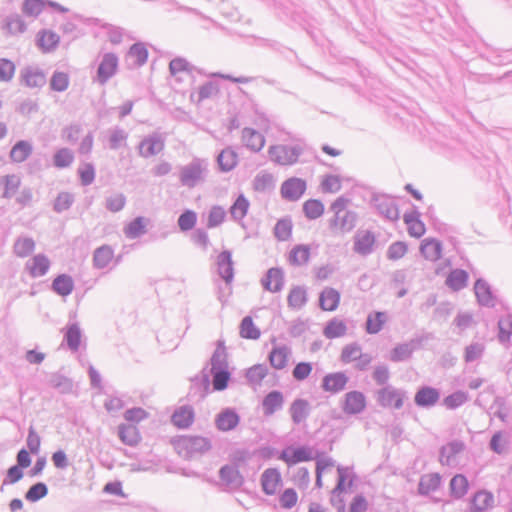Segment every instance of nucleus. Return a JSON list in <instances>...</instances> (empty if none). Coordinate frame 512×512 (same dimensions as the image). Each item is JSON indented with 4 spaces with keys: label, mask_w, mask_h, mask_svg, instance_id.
Returning a JSON list of instances; mask_svg holds the SVG:
<instances>
[{
    "label": "nucleus",
    "mask_w": 512,
    "mask_h": 512,
    "mask_svg": "<svg viewBox=\"0 0 512 512\" xmlns=\"http://www.w3.org/2000/svg\"><path fill=\"white\" fill-rule=\"evenodd\" d=\"M338 471V481L335 488L332 490V498L331 503L336 508L337 512H345V503L342 498H340V494L345 490V482L350 477V471L346 467L339 466L337 468Z\"/></svg>",
    "instance_id": "nucleus-15"
},
{
    "label": "nucleus",
    "mask_w": 512,
    "mask_h": 512,
    "mask_svg": "<svg viewBox=\"0 0 512 512\" xmlns=\"http://www.w3.org/2000/svg\"><path fill=\"white\" fill-rule=\"evenodd\" d=\"M82 331L78 323L69 324L66 327L64 340L71 351H78L81 343Z\"/></svg>",
    "instance_id": "nucleus-43"
},
{
    "label": "nucleus",
    "mask_w": 512,
    "mask_h": 512,
    "mask_svg": "<svg viewBox=\"0 0 512 512\" xmlns=\"http://www.w3.org/2000/svg\"><path fill=\"white\" fill-rule=\"evenodd\" d=\"M417 212L405 213L404 222L408 225V232L411 236L419 238L425 233L424 224L418 219Z\"/></svg>",
    "instance_id": "nucleus-46"
},
{
    "label": "nucleus",
    "mask_w": 512,
    "mask_h": 512,
    "mask_svg": "<svg viewBox=\"0 0 512 512\" xmlns=\"http://www.w3.org/2000/svg\"><path fill=\"white\" fill-rule=\"evenodd\" d=\"M35 248V242L30 237H20L18 238L13 246L14 253L18 257H27L30 255Z\"/></svg>",
    "instance_id": "nucleus-57"
},
{
    "label": "nucleus",
    "mask_w": 512,
    "mask_h": 512,
    "mask_svg": "<svg viewBox=\"0 0 512 512\" xmlns=\"http://www.w3.org/2000/svg\"><path fill=\"white\" fill-rule=\"evenodd\" d=\"M210 375L213 376V388L217 391H222L227 387L230 379V373L228 369H207L204 368L201 375L195 377L193 382L195 385H199L202 388V393L205 394L210 388Z\"/></svg>",
    "instance_id": "nucleus-5"
},
{
    "label": "nucleus",
    "mask_w": 512,
    "mask_h": 512,
    "mask_svg": "<svg viewBox=\"0 0 512 512\" xmlns=\"http://www.w3.org/2000/svg\"><path fill=\"white\" fill-rule=\"evenodd\" d=\"M118 436L120 440L128 446H135L140 441L138 429L130 424H120L118 426Z\"/></svg>",
    "instance_id": "nucleus-40"
},
{
    "label": "nucleus",
    "mask_w": 512,
    "mask_h": 512,
    "mask_svg": "<svg viewBox=\"0 0 512 512\" xmlns=\"http://www.w3.org/2000/svg\"><path fill=\"white\" fill-rule=\"evenodd\" d=\"M249 201L244 195H239L234 204L230 208V214L234 220H242L248 211Z\"/></svg>",
    "instance_id": "nucleus-64"
},
{
    "label": "nucleus",
    "mask_w": 512,
    "mask_h": 512,
    "mask_svg": "<svg viewBox=\"0 0 512 512\" xmlns=\"http://www.w3.org/2000/svg\"><path fill=\"white\" fill-rule=\"evenodd\" d=\"M217 271L219 276L230 284L234 278L232 254L228 250L222 251L217 257Z\"/></svg>",
    "instance_id": "nucleus-20"
},
{
    "label": "nucleus",
    "mask_w": 512,
    "mask_h": 512,
    "mask_svg": "<svg viewBox=\"0 0 512 512\" xmlns=\"http://www.w3.org/2000/svg\"><path fill=\"white\" fill-rule=\"evenodd\" d=\"M239 423L238 414L232 409H225L215 419V424L220 431H230Z\"/></svg>",
    "instance_id": "nucleus-34"
},
{
    "label": "nucleus",
    "mask_w": 512,
    "mask_h": 512,
    "mask_svg": "<svg viewBox=\"0 0 512 512\" xmlns=\"http://www.w3.org/2000/svg\"><path fill=\"white\" fill-rule=\"evenodd\" d=\"M194 419V411L189 406H183L177 409L172 415V423L178 428L189 427Z\"/></svg>",
    "instance_id": "nucleus-41"
},
{
    "label": "nucleus",
    "mask_w": 512,
    "mask_h": 512,
    "mask_svg": "<svg viewBox=\"0 0 512 512\" xmlns=\"http://www.w3.org/2000/svg\"><path fill=\"white\" fill-rule=\"evenodd\" d=\"M375 236L370 231H358L354 236V251L362 256H367L373 252Z\"/></svg>",
    "instance_id": "nucleus-18"
},
{
    "label": "nucleus",
    "mask_w": 512,
    "mask_h": 512,
    "mask_svg": "<svg viewBox=\"0 0 512 512\" xmlns=\"http://www.w3.org/2000/svg\"><path fill=\"white\" fill-rule=\"evenodd\" d=\"M424 339V337H417L406 343L398 344L390 352V360L392 362H402L409 359L413 352L421 346Z\"/></svg>",
    "instance_id": "nucleus-12"
},
{
    "label": "nucleus",
    "mask_w": 512,
    "mask_h": 512,
    "mask_svg": "<svg viewBox=\"0 0 512 512\" xmlns=\"http://www.w3.org/2000/svg\"><path fill=\"white\" fill-rule=\"evenodd\" d=\"M148 58L147 48L143 43H135L133 44L127 55H126V63L129 68H136L144 65Z\"/></svg>",
    "instance_id": "nucleus-26"
},
{
    "label": "nucleus",
    "mask_w": 512,
    "mask_h": 512,
    "mask_svg": "<svg viewBox=\"0 0 512 512\" xmlns=\"http://www.w3.org/2000/svg\"><path fill=\"white\" fill-rule=\"evenodd\" d=\"M468 273L462 269H455L450 272L446 279V284L454 291H459L466 287Z\"/></svg>",
    "instance_id": "nucleus-50"
},
{
    "label": "nucleus",
    "mask_w": 512,
    "mask_h": 512,
    "mask_svg": "<svg viewBox=\"0 0 512 512\" xmlns=\"http://www.w3.org/2000/svg\"><path fill=\"white\" fill-rule=\"evenodd\" d=\"M348 382L349 377L345 372L328 373L322 379L321 388L324 392L338 394L345 390Z\"/></svg>",
    "instance_id": "nucleus-10"
},
{
    "label": "nucleus",
    "mask_w": 512,
    "mask_h": 512,
    "mask_svg": "<svg viewBox=\"0 0 512 512\" xmlns=\"http://www.w3.org/2000/svg\"><path fill=\"white\" fill-rule=\"evenodd\" d=\"M240 335L242 338L252 340H256L260 337V330L254 325L250 316H246L242 319L240 324Z\"/></svg>",
    "instance_id": "nucleus-60"
},
{
    "label": "nucleus",
    "mask_w": 512,
    "mask_h": 512,
    "mask_svg": "<svg viewBox=\"0 0 512 512\" xmlns=\"http://www.w3.org/2000/svg\"><path fill=\"white\" fill-rule=\"evenodd\" d=\"M405 398V391L391 385H386L377 391V402L384 408L401 409Z\"/></svg>",
    "instance_id": "nucleus-6"
},
{
    "label": "nucleus",
    "mask_w": 512,
    "mask_h": 512,
    "mask_svg": "<svg viewBox=\"0 0 512 512\" xmlns=\"http://www.w3.org/2000/svg\"><path fill=\"white\" fill-rule=\"evenodd\" d=\"M341 408L347 415L362 413L366 408L365 395L356 390L347 392L343 397Z\"/></svg>",
    "instance_id": "nucleus-9"
},
{
    "label": "nucleus",
    "mask_w": 512,
    "mask_h": 512,
    "mask_svg": "<svg viewBox=\"0 0 512 512\" xmlns=\"http://www.w3.org/2000/svg\"><path fill=\"white\" fill-rule=\"evenodd\" d=\"M60 41L58 34L51 30L43 29L37 34V44L44 52H51L56 49Z\"/></svg>",
    "instance_id": "nucleus-37"
},
{
    "label": "nucleus",
    "mask_w": 512,
    "mask_h": 512,
    "mask_svg": "<svg viewBox=\"0 0 512 512\" xmlns=\"http://www.w3.org/2000/svg\"><path fill=\"white\" fill-rule=\"evenodd\" d=\"M32 152V144L26 140H20L12 147L9 157L14 163H22L30 157Z\"/></svg>",
    "instance_id": "nucleus-36"
},
{
    "label": "nucleus",
    "mask_w": 512,
    "mask_h": 512,
    "mask_svg": "<svg viewBox=\"0 0 512 512\" xmlns=\"http://www.w3.org/2000/svg\"><path fill=\"white\" fill-rule=\"evenodd\" d=\"M217 162L222 171L228 172L236 167L238 155L232 148L228 147L218 155Z\"/></svg>",
    "instance_id": "nucleus-44"
},
{
    "label": "nucleus",
    "mask_w": 512,
    "mask_h": 512,
    "mask_svg": "<svg viewBox=\"0 0 512 512\" xmlns=\"http://www.w3.org/2000/svg\"><path fill=\"white\" fill-rule=\"evenodd\" d=\"M350 199L340 196L329 207L333 215L328 219V229L333 235L351 232L357 224L358 214L349 209Z\"/></svg>",
    "instance_id": "nucleus-1"
},
{
    "label": "nucleus",
    "mask_w": 512,
    "mask_h": 512,
    "mask_svg": "<svg viewBox=\"0 0 512 512\" xmlns=\"http://www.w3.org/2000/svg\"><path fill=\"white\" fill-rule=\"evenodd\" d=\"M5 27L12 35L24 33L27 29L26 23L19 14H11L5 19Z\"/></svg>",
    "instance_id": "nucleus-58"
},
{
    "label": "nucleus",
    "mask_w": 512,
    "mask_h": 512,
    "mask_svg": "<svg viewBox=\"0 0 512 512\" xmlns=\"http://www.w3.org/2000/svg\"><path fill=\"white\" fill-rule=\"evenodd\" d=\"M128 138V133L120 128L114 127L109 130V148L112 150H117L121 146L126 145V140Z\"/></svg>",
    "instance_id": "nucleus-61"
},
{
    "label": "nucleus",
    "mask_w": 512,
    "mask_h": 512,
    "mask_svg": "<svg viewBox=\"0 0 512 512\" xmlns=\"http://www.w3.org/2000/svg\"><path fill=\"white\" fill-rule=\"evenodd\" d=\"M441 484V476L439 473H429L422 475L418 485V492L421 495H428L436 491Z\"/></svg>",
    "instance_id": "nucleus-38"
},
{
    "label": "nucleus",
    "mask_w": 512,
    "mask_h": 512,
    "mask_svg": "<svg viewBox=\"0 0 512 512\" xmlns=\"http://www.w3.org/2000/svg\"><path fill=\"white\" fill-rule=\"evenodd\" d=\"M307 188L305 180L297 177H292L285 180L280 188V193L283 199L291 202L298 201L305 193Z\"/></svg>",
    "instance_id": "nucleus-8"
},
{
    "label": "nucleus",
    "mask_w": 512,
    "mask_h": 512,
    "mask_svg": "<svg viewBox=\"0 0 512 512\" xmlns=\"http://www.w3.org/2000/svg\"><path fill=\"white\" fill-rule=\"evenodd\" d=\"M268 374V367L264 364H256L246 372V378L250 384L259 385Z\"/></svg>",
    "instance_id": "nucleus-63"
},
{
    "label": "nucleus",
    "mask_w": 512,
    "mask_h": 512,
    "mask_svg": "<svg viewBox=\"0 0 512 512\" xmlns=\"http://www.w3.org/2000/svg\"><path fill=\"white\" fill-rule=\"evenodd\" d=\"M304 147L301 144L294 145H272L268 149V155L272 162L288 166L295 164L300 155L303 153Z\"/></svg>",
    "instance_id": "nucleus-4"
},
{
    "label": "nucleus",
    "mask_w": 512,
    "mask_h": 512,
    "mask_svg": "<svg viewBox=\"0 0 512 512\" xmlns=\"http://www.w3.org/2000/svg\"><path fill=\"white\" fill-rule=\"evenodd\" d=\"M210 369H228L227 353L223 341H218L210 360Z\"/></svg>",
    "instance_id": "nucleus-51"
},
{
    "label": "nucleus",
    "mask_w": 512,
    "mask_h": 512,
    "mask_svg": "<svg viewBox=\"0 0 512 512\" xmlns=\"http://www.w3.org/2000/svg\"><path fill=\"white\" fill-rule=\"evenodd\" d=\"M372 204L377 212L390 221L399 219V210L395 200L385 194H376L372 197Z\"/></svg>",
    "instance_id": "nucleus-7"
},
{
    "label": "nucleus",
    "mask_w": 512,
    "mask_h": 512,
    "mask_svg": "<svg viewBox=\"0 0 512 512\" xmlns=\"http://www.w3.org/2000/svg\"><path fill=\"white\" fill-rule=\"evenodd\" d=\"M340 302V294L334 288H325L319 297V305L324 311H334Z\"/></svg>",
    "instance_id": "nucleus-35"
},
{
    "label": "nucleus",
    "mask_w": 512,
    "mask_h": 512,
    "mask_svg": "<svg viewBox=\"0 0 512 512\" xmlns=\"http://www.w3.org/2000/svg\"><path fill=\"white\" fill-rule=\"evenodd\" d=\"M207 172V161L194 158L190 163L180 168L179 180L183 186L194 188L198 183L204 181Z\"/></svg>",
    "instance_id": "nucleus-3"
},
{
    "label": "nucleus",
    "mask_w": 512,
    "mask_h": 512,
    "mask_svg": "<svg viewBox=\"0 0 512 512\" xmlns=\"http://www.w3.org/2000/svg\"><path fill=\"white\" fill-rule=\"evenodd\" d=\"M164 146V138L159 133H153L139 143V154L148 158L160 153Z\"/></svg>",
    "instance_id": "nucleus-14"
},
{
    "label": "nucleus",
    "mask_w": 512,
    "mask_h": 512,
    "mask_svg": "<svg viewBox=\"0 0 512 512\" xmlns=\"http://www.w3.org/2000/svg\"><path fill=\"white\" fill-rule=\"evenodd\" d=\"M466 449V445L461 440H453L440 449L439 460L442 465L454 466L458 462V455Z\"/></svg>",
    "instance_id": "nucleus-11"
},
{
    "label": "nucleus",
    "mask_w": 512,
    "mask_h": 512,
    "mask_svg": "<svg viewBox=\"0 0 512 512\" xmlns=\"http://www.w3.org/2000/svg\"><path fill=\"white\" fill-rule=\"evenodd\" d=\"M149 222L148 218L138 216L124 226L123 233L128 239H137L146 233Z\"/></svg>",
    "instance_id": "nucleus-32"
},
{
    "label": "nucleus",
    "mask_w": 512,
    "mask_h": 512,
    "mask_svg": "<svg viewBox=\"0 0 512 512\" xmlns=\"http://www.w3.org/2000/svg\"><path fill=\"white\" fill-rule=\"evenodd\" d=\"M474 292L477 301L482 306L494 307L496 304V297L494 296L490 285L483 279L476 280L474 285Z\"/></svg>",
    "instance_id": "nucleus-23"
},
{
    "label": "nucleus",
    "mask_w": 512,
    "mask_h": 512,
    "mask_svg": "<svg viewBox=\"0 0 512 512\" xmlns=\"http://www.w3.org/2000/svg\"><path fill=\"white\" fill-rule=\"evenodd\" d=\"M48 384L52 388L58 390L60 393L70 392L73 386L72 381L68 377L58 372L49 375Z\"/></svg>",
    "instance_id": "nucleus-53"
},
{
    "label": "nucleus",
    "mask_w": 512,
    "mask_h": 512,
    "mask_svg": "<svg viewBox=\"0 0 512 512\" xmlns=\"http://www.w3.org/2000/svg\"><path fill=\"white\" fill-rule=\"evenodd\" d=\"M241 139L243 145L252 152H259L265 145V137L253 128H244Z\"/></svg>",
    "instance_id": "nucleus-24"
},
{
    "label": "nucleus",
    "mask_w": 512,
    "mask_h": 512,
    "mask_svg": "<svg viewBox=\"0 0 512 512\" xmlns=\"http://www.w3.org/2000/svg\"><path fill=\"white\" fill-rule=\"evenodd\" d=\"M280 482L281 475L276 468H268L261 475L262 490L267 495H274Z\"/></svg>",
    "instance_id": "nucleus-27"
},
{
    "label": "nucleus",
    "mask_w": 512,
    "mask_h": 512,
    "mask_svg": "<svg viewBox=\"0 0 512 512\" xmlns=\"http://www.w3.org/2000/svg\"><path fill=\"white\" fill-rule=\"evenodd\" d=\"M346 331V324L342 320L334 318L326 324L323 334L328 339H334L344 336Z\"/></svg>",
    "instance_id": "nucleus-52"
},
{
    "label": "nucleus",
    "mask_w": 512,
    "mask_h": 512,
    "mask_svg": "<svg viewBox=\"0 0 512 512\" xmlns=\"http://www.w3.org/2000/svg\"><path fill=\"white\" fill-rule=\"evenodd\" d=\"M253 188L257 192H267L274 188V177L270 173L261 172L253 180Z\"/></svg>",
    "instance_id": "nucleus-59"
},
{
    "label": "nucleus",
    "mask_w": 512,
    "mask_h": 512,
    "mask_svg": "<svg viewBox=\"0 0 512 512\" xmlns=\"http://www.w3.org/2000/svg\"><path fill=\"white\" fill-rule=\"evenodd\" d=\"M324 204L317 199H309L303 204V212L309 220H315L324 213Z\"/></svg>",
    "instance_id": "nucleus-55"
},
{
    "label": "nucleus",
    "mask_w": 512,
    "mask_h": 512,
    "mask_svg": "<svg viewBox=\"0 0 512 512\" xmlns=\"http://www.w3.org/2000/svg\"><path fill=\"white\" fill-rule=\"evenodd\" d=\"M261 284L264 289L277 293L284 287V273L280 268H270L265 277L262 278Z\"/></svg>",
    "instance_id": "nucleus-19"
},
{
    "label": "nucleus",
    "mask_w": 512,
    "mask_h": 512,
    "mask_svg": "<svg viewBox=\"0 0 512 512\" xmlns=\"http://www.w3.org/2000/svg\"><path fill=\"white\" fill-rule=\"evenodd\" d=\"M450 493L456 499L462 498L468 491L469 483L463 474H457L450 480Z\"/></svg>",
    "instance_id": "nucleus-48"
},
{
    "label": "nucleus",
    "mask_w": 512,
    "mask_h": 512,
    "mask_svg": "<svg viewBox=\"0 0 512 512\" xmlns=\"http://www.w3.org/2000/svg\"><path fill=\"white\" fill-rule=\"evenodd\" d=\"M284 405V396L282 392L274 390L269 392L262 401V407L265 416H271L276 411L281 410Z\"/></svg>",
    "instance_id": "nucleus-28"
},
{
    "label": "nucleus",
    "mask_w": 512,
    "mask_h": 512,
    "mask_svg": "<svg viewBox=\"0 0 512 512\" xmlns=\"http://www.w3.org/2000/svg\"><path fill=\"white\" fill-rule=\"evenodd\" d=\"M26 268L32 277H42L50 268V260L44 254H37L26 263Z\"/></svg>",
    "instance_id": "nucleus-33"
},
{
    "label": "nucleus",
    "mask_w": 512,
    "mask_h": 512,
    "mask_svg": "<svg viewBox=\"0 0 512 512\" xmlns=\"http://www.w3.org/2000/svg\"><path fill=\"white\" fill-rule=\"evenodd\" d=\"M498 330L499 342L508 347L512 335V315H506L498 320Z\"/></svg>",
    "instance_id": "nucleus-47"
},
{
    "label": "nucleus",
    "mask_w": 512,
    "mask_h": 512,
    "mask_svg": "<svg viewBox=\"0 0 512 512\" xmlns=\"http://www.w3.org/2000/svg\"><path fill=\"white\" fill-rule=\"evenodd\" d=\"M311 405L308 400L303 398L295 399L289 408V414L291 416L292 422L296 425L304 422L310 415Z\"/></svg>",
    "instance_id": "nucleus-22"
},
{
    "label": "nucleus",
    "mask_w": 512,
    "mask_h": 512,
    "mask_svg": "<svg viewBox=\"0 0 512 512\" xmlns=\"http://www.w3.org/2000/svg\"><path fill=\"white\" fill-rule=\"evenodd\" d=\"M21 185V179L16 174L5 175L0 178V197L11 199Z\"/></svg>",
    "instance_id": "nucleus-29"
},
{
    "label": "nucleus",
    "mask_w": 512,
    "mask_h": 512,
    "mask_svg": "<svg viewBox=\"0 0 512 512\" xmlns=\"http://www.w3.org/2000/svg\"><path fill=\"white\" fill-rule=\"evenodd\" d=\"M292 220L289 217L277 221L274 227V236L279 241H287L292 235Z\"/></svg>",
    "instance_id": "nucleus-54"
},
{
    "label": "nucleus",
    "mask_w": 512,
    "mask_h": 512,
    "mask_svg": "<svg viewBox=\"0 0 512 512\" xmlns=\"http://www.w3.org/2000/svg\"><path fill=\"white\" fill-rule=\"evenodd\" d=\"M420 251L425 259L436 261L441 257L442 245L438 240L425 239L420 246Z\"/></svg>",
    "instance_id": "nucleus-42"
},
{
    "label": "nucleus",
    "mask_w": 512,
    "mask_h": 512,
    "mask_svg": "<svg viewBox=\"0 0 512 512\" xmlns=\"http://www.w3.org/2000/svg\"><path fill=\"white\" fill-rule=\"evenodd\" d=\"M440 400V391L431 386L420 387L415 396L414 402L418 407L431 408Z\"/></svg>",
    "instance_id": "nucleus-16"
},
{
    "label": "nucleus",
    "mask_w": 512,
    "mask_h": 512,
    "mask_svg": "<svg viewBox=\"0 0 512 512\" xmlns=\"http://www.w3.org/2000/svg\"><path fill=\"white\" fill-rule=\"evenodd\" d=\"M307 293L303 287L296 286L292 288L288 294V306L292 309L299 310L307 303Z\"/></svg>",
    "instance_id": "nucleus-49"
},
{
    "label": "nucleus",
    "mask_w": 512,
    "mask_h": 512,
    "mask_svg": "<svg viewBox=\"0 0 512 512\" xmlns=\"http://www.w3.org/2000/svg\"><path fill=\"white\" fill-rule=\"evenodd\" d=\"M219 477L222 483L232 490L240 488L244 483V478L239 470L231 465L223 466L219 471Z\"/></svg>",
    "instance_id": "nucleus-21"
},
{
    "label": "nucleus",
    "mask_w": 512,
    "mask_h": 512,
    "mask_svg": "<svg viewBox=\"0 0 512 512\" xmlns=\"http://www.w3.org/2000/svg\"><path fill=\"white\" fill-rule=\"evenodd\" d=\"M114 256V251L109 245L98 247L93 254V265L97 269L106 268Z\"/></svg>",
    "instance_id": "nucleus-39"
},
{
    "label": "nucleus",
    "mask_w": 512,
    "mask_h": 512,
    "mask_svg": "<svg viewBox=\"0 0 512 512\" xmlns=\"http://www.w3.org/2000/svg\"><path fill=\"white\" fill-rule=\"evenodd\" d=\"M290 356L291 349L288 346L278 345L273 347L268 358L273 368L281 370L286 367Z\"/></svg>",
    "instance_id": "nucleus-31"
},
{
    "label": "nucleus",
    "mask_w": 512,
    "mask_h": 512,
    "mask_svg": "<svg viewBox=\"0 0 512 512\" xmlns=\"http://www.w3.org/2000/svg\"><path fill=\"white\" fill-rule=\"evenodd\" d=\"M494 506V496L487 490L476 492L471 500V512H485Z\"/></svg>",
    "instance_id": "nucleus-30"
},
{
    "label": "nucleus",
    "mask_w": 512,
    "mask_h": 512,
    "mask_svg": "<svg viewBox=\"0 0 512 512\" xmlns=\"http://www.w3.org/2000/svg\"><path fill=\"white\" fill-rule=\"evenodd\" d=\"M118 68V57L114 53H106L97 69V80L100 84H105L115 75Z\"/></svg>",
    "instance_id": "nucleus-13"
},
{
    "label": "nucleus",
    "mask_w": 512,
    "mask_h": 512,
    "mask_svg": "<svg viewBox=\"0 0 512 512\" xmlns=\"http://www.w3.org/2000/svg\"><path fill=\"white\" fill-rule=\"evenodd\" d=\"M52 289L60 296H68L74 289V282L71 276L61 274L52 282Z\"/></svg>",
    "instance_id": "nucleus-45"
},
{
    "label": "nucleus",
    "mask_w": 512,
    "mask_h": 512,
    "mask_svg": "<svg viewBox=\"0 0 512 512\" xmlns=\"http://www.w3.org/2000/svg\"><path fill=\"white\" fill-rule=\"evenodd\" d=\"M386 320L387 316L385 312L369 314L366 321V331L369 334H377L381 331Z\"/></svg>",
    "instance_id": "nucleus-56"
},
{
    "label": "nucleus",
    "mask_w": 512,
    "mask_h": 512,
    "mask_svg": "<svg viewBox=\"0 0 512 512\" xmlns=\"http://www.w3.org/2000/svg\"><path fill=\"white\" fill-rule=\"evenodd\" d=\"M174 448L180 456L190 459L209 451L211 442L201 436H181L174 441Z\"/></svg>",
    "instance_id": "nucleus-2"
},
{
    "label": "nucleus",
    "mask_w": 512,
    "mask_h": 512,
    "mask_svg": "<svg viewBox=\"0 0 512 512\" xmlns=\"http://www.w3.org/2000/svg\"><path fill=\"white\" fill-rule=\"evenodd\" d=\"M279 459L291 466L299 462L311 460L312 453L309 448L304 446L298 448L288 447L280 453Z\"/></svg>",
    "instance_id": "nucleus-17"
},
{
    "label": "nucleus",
    "mask_w": 512,
    "mask_h": 512,
    "mask_svg": "<svg viewBox=\"0 0 512 512\" xmlns=\"http://www.w3.org/2000/svg\"><path fill=\"white\" fill-rule=\"evenodd\" d=\"M309 256L310 249L308 246L297 245L291 250L289 254V261L294 265H303L308 262Z\"/></svg>",
    "instance_id": "nucleus-62"
},
{
    "label": "nucleus",
    "mask_w": 512,
    "mask_h": 512,
    "mask_svg": "<svg viewBox=\"0 0 512 512\" xmlns=\"http://www.w3.org/2000/svg\"><path fill=\"white\" fill-rule=\"evenodd\" d=\"M21 82L29 88H41L46 84L44 72L38 68L26 67L21 71Z\"/></svg>",
    "instance_id": "nucleus-25"
}]
</instances>
